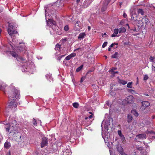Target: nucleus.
I'll use <instances>...</instances> for the list:
<instances>
[{"label":"nucleus","mask_w":155,"mask_h":155,"mask_svg":"<svg viewBox=\"0 0 155 155\" xmlns=\"http://www.w3.org/2000/svg\"><path fill=\"white\" fill-rule=\"evenodd\" d=\"M20 95L19 91L17 89H13L9 92L8 97L9 99L8 107L9 108H15L17 107V103L15 101H18Z\"/></svg>","instance_id":"obj_1"},{"label":"nucleus","mask_w":155,"mask_h":155,"mask_svg":"<svg viewBox=\"0 0 155 155\" xmlns=\"http://www.w3.org/2000/svg\"><path fill=\"white\" fill-rule=\"evenodd\" d=\"M111 47H109L108 48V51H110V50H111Z\"/></svg>","instance_id":"obj_60"},{"label":"nucleus","mask_w":155,"mask_h":155,"mask_svg":"<svg viewBox=\"0 0 155 155\" xmlns=\"http://www.w3.org/2000/svg\"><path fill=\"white\" fill-rule=\"evenodd\" d=\"M62 40L63 41H66L67 39L66 38H64L62 39Z\"/></svg>","instance_id":"obj_54"},{"label":"nucleus","mask_w":155,"mask_h":155,"mask_svg":"<svg viewBox=\"0 0 155 155\" xmlns=\"http://www.w3.org/2000/svg\"><path fill=\"white\" fill-rule=\"evenodd\" d=\"M136 9H137V10H142V9H141V8H137V6H135V8H134V10H135Z\"/></svg>","instance_id":"obj_52"},{"label":"nucleus","mask_w":155,"mask_h":155,"mask_svg":"<svg viewBox=\"0 0 155 155\" xmlns=\"http://www.w3.org/2000/svg\"><path fill=\"white\" fill-rule=\"evenodd\" d=\"M132 120L133 117L132 115L130 114H128L127 117V122L128 123H130L132 121Z\"/></svg>","instance_id":"obj_18"},{"label":"nucleus","mask_w":155,"mask_h":155,"mask_svg":"<svg viewBox=\"0 0 155 155\" xmlns=\"http://www.w3.org/2000/svg\"><path fill=\"white\" fill-rule=\"evenodd\" d=\"M76 54L75 53H72L70 55L67 56L65 58V60H69L72 58H73L75 56Z\"/></svg>","instance_id":"obj_14"},{"label":"nucleus","mask_w":155,"mask_h":155,"mask_svg":"<svg viewBox=\"0 0 155 155\" xmlns=\"http://www.w3.org/2000/svg\"><path fill=\"white\" fill-rule=\"evenodd\" d=\"M134 102V98L132 95H130L126 97L122 101L123 105H126L133 104Z\"/></svg>","instance_id":"obj_3"},{"label":"nucleus","mask_w":155,"mask_h":155,"mask_svg":"<svg viewBox=\"0 0 155 155\" xmlns=\"http://www.w3.org/2000/svg\"><path fill=\"white\" fill-rule=\"evenodd\" d=\"M93 114H91L88 117L89 118V119H91L93 117Z\"/></svg>","instance_id":"obj_48"},{"label":"nucleus","mask_w":155,"mask_h":155,"mask_svg":"<svg viewBox=\"0 0 155 155\" xmlns=\"http://www.w3.org/2000/svg\"><path fill=\"white\" fill-rule=\"evenodd\" d=\"M83 65H81L80 67H78L76 70V71L77 72H79L83 68Z\"/></svg>","instance_id":"obj_27"},{"label":"nucleus","mask_w":155,"mask_h":155,"mask_svg":"<svg viewBox=\"0 0 155 155\" xmlns=\"http://www.w3.org/2000/svg\"><path fill=\"white\" fill-rule=\"evenodd\" d=\"M117 150L120 154L123 155V149L121 147H118L117 148Z\"/></svg>","instance_id":"obj_25"},{"label":"nucleus","mask_w":155,"mask_h":155,"mask_svg":"<svg viewBox=\"0 0 155 155\" xmlns=\"http://www.w3.org/2000/svg\"><path fill=\"white\" fill-rule=\"evenodd\" d=\"M138 22L140 24V26H142L143 25V23L144 22L146 24L149 23V21L148 18H142V20L139 21Z\"/></svg>","instance_id":"obj_11"},{"label":"nucleus","mask_w":155,"mask_h":155,"mask_svg":"<svg viewBox=\"0 0 155 155\" xmlns=\"http://www.w3.org/2000/svg\"><path fill=\"white\" fill-rule=\"evenodd\" d=\"M13 136V139L16 141H18L20 140L21 138V135L20 133L18 132L17 131L15 134H13L12 135Z\"/></svg>","instance_id":"obj_9"},{"label":"nucleus","mask_w":155,"mask_h":155,"mask_svg":"<svg viewBox=\"0 0 155 155\" xmlns=\"http://www.w3.org/2000/svg\"><path fill=\"white\" fill-rule=\"evenodd\" d=\"M109 3L105 0L103 2L101 10L106 9L107 8L108 5Z\"/></svg>","instance_id":"obj_15"},{"label":"nucleus","mask_w":155,"mask_h":155,"mask_svg":"<svg viewBox=\"0 0 155 155\" xmlns=\"http://www.w3.org/2000/svg\"><path fill=\"white\" fill-rule=\"evenodd\" d=\"M119 31V33H124L126 31L125 28L124 27H122L118 29Z\"/></svg>","instance_id":"obj_24"},{"label":"nucleus","mask_w":155,"mask_h":155,"mask_svg":"<svg viewBox=\"0 0 155 155\" xmlns=\"http://www.w3.org/2000/svg\"><path fill=\"white\" fill-rule=\"evenodd\" d=\"M61 1L60 0H58L55 3L49 4L45 7L44 9L45 10H51L53 8L55 9L56 7H59L60 6H62L63 5L61 3V5H59Z\"/></svg>","instance_id":"obj_2"},{"label":"nucleus","mask_w":155,"mask_h":155,"mask_svg":"<svg viewBox=\"0 0 155 155\" xmlns=\"http://www.w3.org/2000/svg\"><path fill=\"white\" fill-rule=\"evenodd\" d=\"M142 106L140 109L143 110L148 107L150 105V103L147 101H143L141 102Z\"/></svg>","instance_id":"obj_7"},{"label":"nucleus","mask_w":155,"mask_h":155,"mask_svg":"<svg viewBox=\"0 0 155 155\" xmlns=\"http://www.w3.org/2000/svg\"><path fill=\"white\" fill-rule=\"evenodd\" d=\"M118 71H115V72L114 71V73L113 74H118Z\"/></svg>","instance_id":"obj_61"},{"label":"nucleus","mask_w":155,"mask_h":155,"mask_svg":"<svg viewBox=\"0 0 155 155\" xmlns=\"http://www.w3.org/2000/svg\"><path fill=\"white\" fill-rule=\"evenodd\" d=\"M85 79V77H83L81 78V81H80V82L81 83H82L83 82V81H84V80Z\"/></svg>","instance_id":"obj_46"},{"label":"nucleus","mask_w":155,"mask_h":155,"mask_svg":"<svg viewBox=\"0 0 155 155\" xmlns=\"http://www.w3.org/2000/svg\"><path fill=\"white\" fill-rule=\"evenodd\" d=\"M118 133L120 137L121 140L122 142H125L126 141L125 139L124 135L122 134L121 131L120 130H118Z\"/></svg>","instance_id":"obj_13"},{"label":"nucleus","mask_w":155,"mask_h":155,"mask_svg":"<svg viewBox=\"0 0 155 155\" xmlns=\"http://www.w3.org/2000/svg\"><path fill=\"white\" fill-rule=\"evenodd\" d=\"M131 113L133 114L136 117H137L138 115V113L135 110H133L131 111Z\"/></svg>","instance_id":"obj_26"},{"label":"nucleus","mask_w":155,"mask_h":155,"mask_svg":"<svg viewBox=\"0 0 155 155\" xmlns=\"http://www.w3.org/2000/svg\"><path fill=\"white\" fill-rule=\"evenodd\" d=\"M128 91L132 93V94H133L135 92V91L134 90L130 89H128Z\"/></svg>","instance_id":"obj_41"},{"label":"nucleus","mask_w":155,"mask_h":155,"mask_svg":"<svg viewBox=\"0 0 155 155\" xmlns=\"http://www.w3.org/2000/svg\"><path fill=\"white\" fill-rule=\"evenodd\" d=\"M118 53L117 52H115L114 54L112 55L111 56V58H117Z\"/></svg>","instance_id":"obj_30"},{"label":"nucleus","mask_w":155,"mask_h":155,"mask_svg":"<svg viewBox=\"0 0 155 155\" xmlns=\"http://www.w3.org/2000/svg\"><path fill=\"white\" fill-rule=\"evenodd\" d=\"M11 55L12 56L15 58H18V57H19L18 55L15 52L12 51L11 53Z\"/></svg>","instance_id":"obj_22"},{"label":"nucleus","mask_w":155,"mask_h":155,"mask_svg":"<svg viewBox=\"0 0 155 155\" xmlns=\"http://www.w3.org/2000/svg\"><path fill=\"white\" fill-rule=\"evenodd\" d=\"M146 133H148V134L149 133V134H155V132H154L153 131H147L146 132Z\"/></svg>","instance_id":"obj_38"},{"label":"nucleus","mask_w":155,"mask_h":155,"mask_svg":"<svg viewBox=\"0 0 155 155\" xmlns=\"http://www.w3.org/2000/svg\"><path fill=\"white\" fill-rule=\"evenodd\" d=\"M141 155H147V152L145 150L143 149L140 152Z\"/></svg>","instance_id":"obj_28"},{"label":"nucleus","mask_w":155,"mask_h":155,"mask_svg":"<svg viewBox=\"0 0 155 155\" xmlns=\"http://www.w3.org/2000/svg\"><path fill=\"white\" fill-rule=\"evenodd\" d=\"M116 35H115L114 33V34H112L111 35V37H115Z\"/></svg>","instance_id":"obj_51"},{"label":"nucleus","mask_w":155,"mask_h":155,"mask_svg":"<svg viewBox=\"0 0 155 155\" xmlns=\"http://www.w3.org/2000/svg\"><path fill=\"white\" fill-rule=\"evenodd\" d=\"M85 36H86V34L85 33H81L79 35L78 38V39L79 40L82 39Z\"/></svg>","instance_id":"obj_19"},{"label":"nucleus","mask_w":155,"mask_h":155,"mask_svg":"<svg viewBox=\"0 0 155 155\" xmlns=\"http://www.w3.org/2000/svg\"><path fill=\"white\" fill-rule=\"evenodd\" d=\"M93 71V70H89L87 72V74H90Z\"/></svg>","instance_id":"obj_50"},{"label":"nucleus","mask_w":155,"mask_h":155,"mask_svg":"<svg viewBox=\"0 0 155 155\" xmlns=\"http://www.w3.org/2000/svg\"><path fill=\"white\" fill-rule=\"evenodd\" d=\"M107 41L105 42L103 44L102 46V47L103 48H104L107 45Z\"/></svg>","instance_id":"obj_42"},{"label":"nucleus","mask_w":155,"mask_h":155,"mask_svg":"<svg viewBox=\"0 0 155 155\" xmlns=\"http://www.w3.org/2000/svg\"><path fill=\"white\" fill-rule=\"evenodd\" d=\"M132 82H129L127 84V87L128 88H132Z\"/></svg>","instance_id":"obj_29"},{"label":"nucleus","mask_w":155,"mask_h":155,"mask_svg":"<svg viewBox=\"0 0 155 155\" xmlns=\"http://www.w3.org/2000/svg\"><path fill=\"white\" fill-rule=\"evenodd\" d=\"M72 105L74 107L78 108L79 106V104L78 103L75 102L73 103Z\"/></svg>","instance_id":"obj_31"},{"label":"nucleus","mask_w":155,"mask_h":155,"mask_svg":"<svg viewBox=\"0 0 155 155\" xmlns=\"http://www.w3.org/2000/svg\"><path fill=\"white\" fill-rule=\"evenodd\" d=\"M5 85L0 83V90L3 91L5 88Z\"/></svg>","instance_id":"obj_32"},{"label":"nucleus","mask_w":155,"mask_h":155,"mask_svg":"<svg viewBox=\"0 0 155 155\" xmlns=\"http://www.w3.org/2000/svg\"><path fill=\"white\" fill-rule=\"evenodd\" d=\"M137 13L140 14L142 15H143L144 14L143 10H137Z\"/></svg>","instance_id":"obj_34"},{"label":"nucleus","mask_w":155,"mask_h":155,"mask_svg":"<svg viewBox=\"0 0 155 155\" xmlns=\"http://www.w3.org/2000/svg\"><path fill=\"white\" fill-rule=\"evenodd\" d=\"M79 21H77L75 24L74 29L77 31L81 29V27L79 25Z\"/></svg>","instance_id":"obj_17"},{"label":"nucleus","mask_w":155,"mask_h":155,"mask_svg":"<svg viewBox=\"0 0 155 155\" xmlns=\"http://www.w3.org/2000/svg\"><path fill=\"white\" fill-rule=\"evenodd\" d=\"M5 127L7 132H10V133L12 135L13 134H15L17 131L15 129V125H13L11 126L10 123L8 124Z\"/></svg>","instance_id":"obj_4"},{"label":"nucleus","mask_w":155,"mask_h":155,"mask_svg":"<svg viewBox=\"0 0 155 155\" xmlns=\"http://www.w3.org/2000/svg\"><path fill=\"white\" fill-rule=\"evenodd\" d=\"M57 34L59 35H60L61 34V31H59L58 33H57Z\"/></svg>","instance_id":"obj_55"},{"label":"nucleus","mask_w":155,"mask_h":155,"mask_svg":"<svg viewBox=\"0 0 155 155\" xmlns=\"http://www.w3.org/2000/svg\"><path fill=\"white\" fill-rule=\"evenodd\" d=\"M64 29L65 31H67L69 29V27L68 25H65L64 28Z\"/></svg>","instance_id":"obj_35"},{"label":"nucleus","mask_w":155,"mask_h":155,"mask_svg":"<svg viewBox=\"0 0 155 155\" xmlns=\"http://www.w3.org/2000/svg\"><path fill=\"white\" fill-rule=\"evenodd\" d=\"M109 72H110L112 74H114V71L113 70V69H111L109 71Z\"/></svg>","instance_id":"obj_47"},{"label":"nucleus","mask_w":155,"mask_h":155,"mask_svg":"<svg viewBox=\"0 0 155 155\" xmlns=\"http://www.w3.org/2000/svg\"><path fill=\"white\" fill-rule=\"evenodd\" d=\"M88 118V117H86L85 118V119H86V120H87V119Z\"/></svg>","instance_id":"obj_63"},{"label":"nucleus","mask_w":155,"mask_h":155,"mask_svg":"<svg viewBox=\"0 0 155 155\" xmlns=\"http://www.w3.org/2000/svg\"><path fill=\"white\" fill-rule=\"evenodd\" d=\"M118 45L117 43H113L110 45V47L112 48L115 45Z\"/></svg>","instance_id":"obj_44"},{"label":"nucleus","mask_w":155,"mask_h":155,"mask_svg":"<svg viewBox=\"0 0 155 155\" xmlns=\"http://www.w3.org/2000/svg\"><path fill=\"white\" fill-rule=\"evenodd\" d=\"M24 48L23 47H21V46H19L18 47V49L20 51H23L24 49Z\"/></svg>","instance_id":"obj_40"},{"label":"nucleus","mask_w":155,"mask_h":155,"mask_svg":"<svg viewBox=\"0 0 155 155\" xmlns=\"http://www.w3.org/2000/svg\"><path fill=\"white\" fill-rule=\"evenodd\" d=\"M152 139H155V136H152Z\"/></svg>","instance_id":"obj_59"},{"label":"nucleus","mask_w":155,"mask_h":155,"mask_svg":"<svg viewBox=\"0 0 155 155\" xmlns=\"http://www.w3.org/2000/svg\"><path fill=\"white\" fill-rule=\"evenodd\" d=\"M91 29V27L90 26H88L87 27V29L88 30V31H89Z\"/></svg>","instance_id":"obj_53"},{"label":"nucleus","mask_w":155,"mask_h":155,"mask_svg":"<svg viewBox=\"0 0 155 155\" xmlns=\"http://www.w3.org/2000/svg\"><path fill=\"white\" fill-rule=\"evenodd\" d=\"M48 144V139L46 137H43L42 138L41 142V147H43L46 146Z\"/></svg>","instance_id":"obj_8"},{"label":"nucleus","mask_w":155,"mask_h":155,"mask_svg":"<svg viewBox=\"0 0 155 155\" xmlns=\"http://www.w3.org/2000/svg\"><path fill=\"white\" fill-rule=\"evenodd\" d=\"M131 15L132 20L134 21H136L137 20V13L136 12L135 10H131Z\"/></svg>","instance_id":"obj_10"},{"label":"nucleus","mask_w":155,"mask_h":155,"mask_svg":"<svg viewBox=\"0 0 155 155\" xmlns=\"http://www.w3.org/2000/svg\"><path fill=\"white\" fill-rule=\"evenodd\" d=\"M11 146V144L9 142H6L4 144V147L7 149H9Z\"/></svg>","instance_id":"obj_20"},{"label":"nucleus","mask_w":155,"mask_h":155,"mask_svg":"<svg viewBox=\"0 0 155 155\" xmlns=\"http://www.w3.org/2000/svg\"><path fill=\"white\" fill-rule=\"evenodd\" d=\"M123 16L124 18H126L127 17V15L125 13H124Z\"/></svg>","instance_id":"obj_49"},{"label":"nucleus","mask_w":155,"mask_h":155,"mask_svg":"<svg viewBox=\"0 0 155 155\" xmlns=\"http://www.w3.org/2000/svg\"><path fill=\"white\" fill-rule=\"evenodd\" d=\"M32 122H33V124L34 125L37 126V123L36 122V120L34 118L33 119Z\"/></svg>","instance_id":"obj_39"},{"label":"nucleus","mask_w":155,"mask_h":155,"mask_svg":"<svg viewBox=\"0 0 155 155\" xmlns=\"http://www.w3.org/2000/svg\"><path fill=\"white\" fill-rule=\"evenodd\" d=\"M118 82L123 85H125L127 83V81L122 80L120 79H119L118 80Z\"/></svg>","instance_id":"obj_23"},{"label":"nucleus","mask_w":155,"mask_h":155,"mask_svg":"<svg viewBox=\"0 0 155 155\" xmlns=\"http://www.w3.org/2000/svg\"><path fill=\"white\" fill-rule=\"evenodd\" d=\"M152 119H154L155 118V115H153V116L152 117Z\"/></svg>","instance_id":"obj_56"},{"label":"nucleus","mask_w":155,"mask_h":155,"mask_svg":"<svg viewBox=\"0 0 155 155\" xmlns=\"http://www.w3.org/2000/svg\"><path fill=\"white\" fill-rule=\"evenodd\" d=\"M61 45H59L58 44H57L56 45V47L55 48V49L56 50H59L61 48Z\"/></svg>","instance_id":"obj_33"},{"label":"nucleus","mask_w":155,"mask_h":155,"mask_svg":"<svg viewBox=\"0 0 155 155\" xmlns=\"http://www.w3.org/2000/svg\"><path fill=\"white\" fill-rule=\"evenodd\" d=\"M109 3L105 0L103 2L101 10L106 9L107 8L108 5Z\"/></svg>","instance_id":"obj_16"},{"label":"nucleus","mask_w":155,"mask_h":155,"mask_svg":"<svg viewBox=\"0 0 155 155\" xmlns=\"http://www.w3.org/2000/svg\"><path fill=\"white\" fill-rule=\"evenodd\" d=\"M106 104L108 106H109L110 105V104L108 101H107Z\"/></svg>","instance_id":"obj_57"},{"label":"nucleus","mask_w":155,"mask_h":155,"mask_svg":"<svg viewBox=\"0 0 155 155\" xmlns=\"http://www.w3.org/2000/svg\"><path fill=\"white\" fill-rule=\"evenodd\" d=\"M14 26L11 24H9L8 26V31L10 36L17 33V31L14 30Z\"/></svg>","instance_id":"obj_5"},{"label":"nucleus","mask_w":155,"mask_h":155,"mask_svg":"<svg viewBox=\"0 0 155 155\" xmlns=\"http://www.w3.org/2000/svg\"><path fill=\"white\" fill-rule=\"evenodd\" d=\"M147 137L146 135L144 134H140L136 136L135 140L137 142H139L140 139L143 140L146 139Z\"/></svg>","instance_id":"obj_6"},{"label":"nucleus","mask_w":155,"mask_h":155,"mask_svg":"<svg viewBox=\"0 0 155 155\" xmlns=\"http://www.w3.org/2000/svg\"><path fill=\"white\" fill-rule=\"evenodd\" d=\"M106 35V33H104V34L103 35V36H104V35Z\"/></svg>","instance_id":"obj_62"},{"label":"nucleus","mask_w":155,"mask_h":155,"mask_svg":"<svg viewBox=\"0 0 155 155\" xmlns=\"http://www.w3.org/2000/svg\"><path fill=\"white\" fill-rule=\"evenodd\" d=\"M148 78H149L148 76L147 75H144V78L143 79L144 80H147L148 79Z\"/></svg>","instance_id":"obj_45"},{"label":"nucleus","mask_w":155,"mask_h":155,"mask_svg":"<svg viewBox=\"0 0 155 155\" xmlns=\"http://www.w3.org/2000/svg\"><path fill=\"white\" fill-rule=\"evenodd\" d=\"M154 58L153 57V56H150L149 59L150 60V61L151 62H153V60L154 59Z\"/></svg>","instance_id":"obj_43"},{"label":"nucleus","mask_w":155,"mask_h":155,"mask_svg":"<svg viewBox=\"0 0 155 155\" xmlns=\"http://www.w3.org/2000/svg\"><path fill=\"white\" fill-rule=\"evenodd\" d=\"M56 22L51 19H48L47 21V24L50 26H53V25H56Z\"/></svg>","instance_id":"obj_12"},{"label":"nucleus","mask_w":155,"mask_h":155,"mask_svg":"<svg viewBox=\"0 0 155 155\" xmlns=\"http://www.w3.org/2000/svg\"><path fill=\"white\" fill-rule=\"evenodd\" d=\"M136 149L140 150V151H141L143 150V147H139V146H137Z\"/></svg>","instance_id":"obj_37"},{"label":"nucleus","mask_w":155,"mask_h":155,"mask_svg":"<svg viewBox=\"0 0 155 155\" xmlns=\"http://www.w3.org/2000/svg\"><path fill=\"white\" fill-rule=\"evenodd\" d=\"M16 59L18 61H21L23 62H26V60L25 58L21 57H18V58H16Z\"/></svg>","instance_id":"obj_21"},{"label":"nucleus","mask_w":155,"mask_h":155,"mask_svg":"<svg viewBox=\"0 0 155 155\" xmlns=\"http://www.w3.org/2000/svg\"><path fill=\"white\" fill-rule=\"evenodd\" d=\"M144 95H145L146 96H149V95L147 94H145Z\"/></svg>","instance_id":"obj_64"},{"label":"nucleus","mask_w":155,"mask_h":155,"mask_svg":"<svg viewBox=\"0 0 155 155\" xmlns=\"http://www.w3.org/2000/svg\"><path fill=\"white\" fill-rule=\"evenodd\" d=\"M111 69H113V71H114L115 70H116V68H112Z\"/></svg>","instance_id":"obj_58"},{"label":"nucleus","mask_w":155,"mask_h":155,"mask_svg":"<svg viewBox=\"0 0 155 155\" xmlns=\"http://www.w3.org/2000/svg\"><path fill=\"white\" fill-rule=\"evenodd\" d=\"M119 33V31L118 29H115L114 30V33L115 35L118 34V33Z\"/></svg>","instance_id":"obj_36"}]
</instances>
